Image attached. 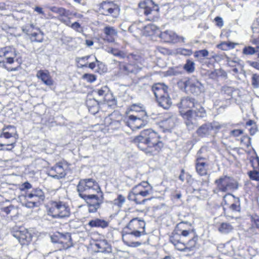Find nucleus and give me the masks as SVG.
<instances>
[{
	"label": "nucleus",
	"instance_id": "de8ad7c7",
	"mask_svg": "<svg viewBox=\"0 0 259 259\" xmlns=\"http://www.w3.org/2000/svg\"><path fill=\"white\" fill-rule=\"evenodd\" d=\"M184 69L189 73L193 72L195 70L194 63L190 60H187L184 66Z\"/></svg>",
	"mask_w": 259,
	"mask_h": 259
},
{
	"label": "nucleus",
	"instance_id": "bb28decb",
	"mask_svg": "<svg viewBox=\"0 0 259 259\" xmlns=\"http://www.w3.org/2000/svg\"><path fill=\"white\" fill-rule=\"evenodd\" d=\"M88 225L91 227L105 228L108 226L109 223L104 220L95 219L90 221Z\"/></svg>",
	"mask_w": 259,
	"mask_h": 259
},
{
	"label": "nucleus",
	"instance_id": "338daca9",
	"mask_svg": "<svg viewBox=\"0 0 259 259\" xmlns=\"http://www.w3.org/2000/svg\"><path fill=\"white\" fill-rule=\"evenodd\" d=\"M242 133L243 131L242 130H234L230 132L231 135L234 137H238Z\"/></svg>",
	"mask_w": 259,
	"mask_h": 259
},
{
	"label": "nucleus",
	"instance_id": "c756f323",
	"mask_svg": "<svg viewBox=\"0 0 259 259\" xmlns=\"http://www.w3.org/2000/svg\"><path fill=\"white\" fill-rule=\"evenodd\" d=\"M44 33L38 28H36L35 30L30 35V38L32 41L41 42L44 39Z\"/></svg>",
	"mask_w": 259,
	"mask_h": 259
},
{
	"label": "nucleus",
	"instance_id": "603ef678",
	"mask_svg": "<svg viewBox=\"0 0 259 259\" xmlns=\"http://www.w3.org/2000/svg\"><path fill=\"white\" fill-rule=\"evenodd\" d=\"M185 242V240L183 239L181 241L174 244V246L179 250L183 251H187L186 245Z\"/></svg>",
	"mask_w": 259,
	"mask_h": 259
},
{
	"label": "nucleus",
	"instance_id": "f257e3e1",
	"mask_svg": "<svg viewBox=\"0 0 259 259\" xmlns=\"http://www.w3.org/2000/svg\"><path fill=\"white\" fill-rule=\"evenodd\" d=\"M133 142L139 150L149 156L157 154L163 147L160 136L150 128L141 131L134 138Z\"/></svg>",
	"mask_w": 259,
	"mask_h": 259
},
{
	"label": "nucleus",
	"instance_id": "a211bd4d",
	"mask_svg": "<svg viewBox=\"0 0 259 259\" xmlns=\"http://www.w3.org/2000/svg\"><path fill=\"white\" fill-rule=\"evenodd\" d=\"M197 101L195 99L189 97H184L181 100V102L178 104L180 109H192Z\"/></svg>",
	"mask_w": 259,
	"mask_h": 259
},
{
	"label": "nucleus",
	"instance_id": "473e14b6",
	"mask_svg": "<svg viewBox=\"0 0 259 259\" xmlns=\"http://www.w3.org/2000/svg\"><path fill=\"white\" fill-rule=\"evenodd\" d=\"M49 9L52 12L58 14L61 16L67 17L68 16L69 11L63 8L53 6L50 7Z\"/></svg>",
	"mask_w": 259,
	"mask_h": 259
},
{
	"label": "nucleus",
	"instance_id": "4c0bfd02",
	"mask_svg": "<svg viewBox=\"0 0 259 259\" xmlns=\"http://www.w3.org/2000/svg\"><path fill=\"white\" fill-rule=\"evenodd\" d=\"M198 162L196 165V169L197 172L201 176H204L206 174V169L205 168V163L204 162Z\"/></svg>",
	"mask_w": 259,
	"mask_h": 259
},
{
	"label": "nucleus",
	"instance_id": "2eb2a0df",
	"mask_svg": "<svg viewBox=\"0 0 259 259\" xmlns=\"http://www.w3.org/2000/svg\"><path fill=\"white\" fill-rule=\"evenodd\" d=\"M177 122V116L170 113L165 115L161 122V124L166 130H170L175 127Z\"/></svg>",
	"mask_w": 259,
	"mask_h": 259
},
{
	"label": "nucleus",
	"instance_id": "7ed1b4c3",
	"mask_svg": "<svg viewBox=\"0 0 259 259\" xmlns=\"http://www.w3.org/2000/svg\"><path fill=\"white\" fill-rule=\"evenodd\" d=\"M167 86L161 83H156L152 87L158 105L164 109L169 108L172 104L171 99L167 92Z\"/></svg>",
	"mask_w": 259,
	"mask_h": 259
},
{
	"label": "nucleus",
	"instance_id": "49530a36",
	"mask_svg": "<svg viewBox=\"0 0 259 259\" xmlns=\"http://www.w3.org/2000/svg\"><path fill=\"white\" fill-rule=\"evenodd\" d=\"M121 121L120 120H112L108 125V129L117 130L121 126Z\"/></svg>",
	"mask_w": 259,
	"mask_h": 259
},
{
	"label": "nucleus",
	"instance_id": "423d86ee",
	"mask_svg": "<svg viewBox=\"0 0 259 259\" xmlns=\"http://www.w3.org/2000/svg\"><path fill=\"white\" fill-rule=\"evenodd\" d=\"M98 12L101 15L117 18L119 15L118 6L112 1H103L98 6Z\"/></svg>",
	"mask_w": 259,
	"mask_h": 259
},
{
	"label": "nucleus",
	"instance_id": "a18cd8bd",
	"mask_svg": "<svg viewBox=\"0 0 259 259\" xmlns=\"http://www.w3.org/2000/svg\"><path fill=\"white\" fill-rule=\"evenodd\" d=\"M130 231H126V230H124V229H123V232L125 233V234L122 235V239L124 241V237L127 235H134V236L136 237H139L142 235V232L138 231V230H129Z\"/></svg>",
	"mask_w": 259,
	"mask_h": 259
},
{
	"label": "nucleus",
	"instance_id": "37998d69",
	"mask_svg": "<svg viewBox=\"0 0 259 259\" xmlns=\"http://www.w3.org/2000/svg\"><path fill=\"white\" fill-rule=\"evenodd\" d=\"M37 28L32 24L26 25L22 27V31L26 33L27 35H31L32 33L35 30V28Z\"/></svg>",
	"mask_w": 259,
	"mask_h": 259
},
{
	"label": "nucleus",
	"instance_id": "ddd939ff",
	"mask_svg": "<svg viewBox=\"0 0 259 259\" xmlns=\"http://www.w3.org/2000/svg\"><path fill=\"white\" fill-rule=\"evenodd\" d=\"M25 198L28 200H32L34 202H38V205L44 201L45 195L42 190L39 188L33 189L31 192L26 194Z\"/></svg>",
	"mask_w": 259,
	"mask_h": 259
},
{
	"label": "nucleus",
	"instance_id": "aec40b11",
	"mask_svg": "<svg viewBox=\"0 0 259 259\" xmlns=\"http://www.w3.org/2000/svg\"><path fill=\"white\" fill-rule=\"evenodd\" d=\"M145 226V223L143 220H139L138 218H136L131 220L124 229V230H138L140 228L144 229Z\"/></svg>",
	"mask_w": 259,
	"mask_h": 259
},
{
	"label": "nucleus",
	"instance_id": "20e7f679",
	"mask_svg": "<svg viewBox=\"0 0 259 259\" xmlns=\"http://www.w3.org/2000/svg\"><path fill=\"white\" fill-rule=\"evenodd\" d=\"M77 191L80 198H83L84 195L90 194L92 191L99 193L100 187L93 179H84L79 181L77 186Z\"/></svg>",
	"mask_w": 259,
	"mask_h": 259
},
{
	"label": "nucleus",
	"instance_id": "cd10ccee",
	"mask_svg": "<svg viewBox=\"0 0 259 259\" xmlns=\"http://www.w3.org/2000/svg\"><path fill=\"white\" fill-rule=\"evenodd\" d=\"M53 171L56 174L52 175V177L58 179L64 177L66 175L62 165L60 164H57L52 168L51 172Z\"/></svg>",
	"mask_w": 259,
	"mask_h": 259
},
{
	"label": "nucleus",
	"instance_id": "a19ab883",
	"mask_svg": "<svg viewBox=\"0 0 259 259\" xmlns=\"http://www.w3.org/2000/svg\"><path fill=\"white\" fill-rule=\"evenodd\" d=\"M184 117L186 119L185 124L189 130H192L195 124V118L193 117H188L186 116V112L184 113Z\"/></svg>",
	"mask_w": 259,
	"mask_h": 259
},
{
	"label": "nucleus",
	"instance_id": "5701e85b",
	"mask_svg": "<svg viewBox=\"0 0 259 259\" xmlns=\"http://www.w3.org/2000/svg\"><path fill=\"white\" fill-rule=\"evenodd\" d=\"M208 54V51L205 49L196 51L194 53V56L195 57L200 58V59L202 63V66L204 67H209L210 60L208 58L206 59L204 58L207 56Z\"/></svg>",
	"mask_w": 259,
	"mask_h": 259
},
{
	"label": "nucleus",
	"instance_id": "8fccbe9b",
	"mask_svg": "<svg viewBox=\"0 0 259 259\" xmlns=\"http://www.w3.org/2000/svg\"><path fill=\"white\" fill-rule=\"evenodd\" d=\"M125 201V197L121 194H119L117 198L114 200V204L119 207H122Z\"/></svg>",
	"mask_w": 259,
	"mask_h": 259
},
{
	"label": "nucleus",
	"instance_id": "864d4df0",
	"mask_svg": "<svg viewBox=\"0 0 259 259\" xmlns=\"http://www.w3.org/2000/svg\"><path fill=\"white\" fill-rule=\"evenodd\" d=\"M51 240L53 243L61 244L62 240L60 239V233L57 232L51 236Z\"/></svg>",
	"mask_w": 259,
	"mask_h": 259
},
{
	"label": "nucleus",
	"instance_id": "f8f14e48",
	"mask_svg": "<svg viewBox=\"0 0 259 259\" xmlns=\"http://www.w3.org/2000/svg\"><path fill=\"white\" fill-rule=\"evenodd\" d=\"M223 200L229 208L234 211H240V201L238 197H235L233 195L228 193L223 197Z\"/></svg>",
	"mask_w": 259,
	"mask_h": 259
},
{
	"label": "nucleus",
	"instance_id": "72a5a7b5",
	"mask_svg": "<svg viewBox=\"0 0 259 259\" xmlns=\"http://www.w3.org/2000/svg\"><path fill=\"white\" fill-rule=\"evenodd\" d=\"M217 78L219 80H225L227 78L226 72L222 69H217L211 72V78Z\"/></svg>",
	"mask_w": 259,
	"mask_h": 259
},
{
	"label": "nucleus",
	"instance_id": "a878e982",
	"mask_svg": "<svg viewBox=\"0 0 259 259\" xmlns=\"http://www.w3.org/2000/svg\"><path fill=\"white\" fill-rule=\"evenodd\" d=\"M128 199L134 201L137 204H144L147 201L151 200V198H144L142 196L131 191L128 193Z\"/></svg>",
	"mask_w": 259,
	"mask_h": 259
},
{
	"label": "nucleus",
	"instance_id": "412c9836",
	"mask_svg": "<svg viewBox=\"0 0 259 259\" xmlns=\"http://www.w3.org/2000/svg\"><path fill=\"white\" fill-rule=\"evenodd\" d=\"M103 32L105 35L104 39L111 42L114 41V37L117 34V31L114 27L110 26L105 27L103 29Z\"/></svg>",
	"mask_w": 259,
	"mask_h": 259
},
{
	"label": "nucleus",
	"instance_id": "09e8293b",
	"mask_svg": "<svg viewBox=\"0 0 259 259\" xmlns=\"http://www.w3.org/2000/svg\"><path fill=\"white\" fill-rule=\"evenodd\" d=\"M108 52L111 53L115 56L119 57V58H124L126 56L125 54L123 52L116 49H110Z\"/></svg>",
	"mask_w": 259,
	"mask_h": 259
},
{
	"label": "nucleus",
	"instance_id": "6ab92c4d",
	"mask_svg": "<svg viewBox=\"0 0 259 259\" xmlns=\"http://www.w3.org/2000/svg\"><path fill=\"white\" fill-rule=\"evenodd\" d=\"M203 86L198 81L191 80L189 84L188 93H191L195 95H198L203 90Z\"/></svg>",
	"mask_w": 259,
	"mask_h": 259
},
{
	"label": "nucleus",
	"instance_id": "13d9d810",
	"mask_svg": "<svg viewBox=\"0 0 259 259\" xmlns=\"http://www.w3.org/2000/svg\"><path fill=\"white\" fill-rule=\"evenodd\" d=\"M156 50L160 53L164 55H169L170 53L169 50L160 46L156 47Z\"/></svg>",
	"mask_w": 259,
	"mask_h": 259
},
{
	"label": "nucleus",
	"instance_id": "9d476101",
	"mask_svg": "<svg viewBox=\"0 0 259 259\" xmlns=\"http://www.w3.org/2000/svg\"><path fill=\"white\" fill-rule=\"evenodd\" d=\"M218 189L222 192L237 190L238 184L234 179L224 176L215 181Z\"/></svg>",
	"mask_w": 259,
	"mask_h": 259
},
{
	"label": "nucleus",
	"instance_id": "c03bdc74",
	"mask_svg": "<svg viewBox=\"0 0 259 259\" xmlns=\"http://www.w3.org/2000/svg\"><path fill=\"white\" fill-rule=\"evenodd\" d=\"M197 238L193 237L186 243L187 251H193L195 248Z\"/></svg>",
	"mask_w": 259,
	"mask_h": 259
},
{
	"label": "nucleus",
	"instance_id": "b1692460",
	"mask_svg": "<svg viewBox=\"0 0 259 259\" xmlns=\"http://www.w3.org/2000/svg\"><path fill=\"white\" fill-rule=\"evenodd\" d=\"M36 76L47 85L50 86L53 84V80L48 71L39 70L36 74Z\"/></svg>",
	"mask_w": 259,
	"mask_h": 259
},
{
	"label": "nucleus",
	"instance_id": "4d7b16f0",
	"mask_svg": "<svg viewBox=\"0 0 259 259\" xmlns=\"http://www.w3.org/2000/svg\"><path fill=\"white\" fill-rule=\"evenodd\" d=\"M83 78L89 82H93L97 79L96 75L88 73L84 74L83 75Z\"/></svg>",
	"mask_w": 259,
	"mask_h": 259
},
{
	"label": "nucleus",
	"instance_id": "bf43d9fd",
	"mask_svg": "<svg viewBox=\"0 0 259 259\" xmlns=\"http://www.w3.org/2000/svg\"><path fill=\"white\" fill-rule=\"evenodd\" d=\"M215 25L219 28H222L224 25V21L222 18L217 17L214 19Z\"/></svg>",
	"mask_w": 259,
	"mask_h": 259
},
{
	"label": "nucleus",
	"instance_id": "69168bd1",
	"mask_svg": "<svg viewBox=\"0 0 259 259\" xmlns=\"http://www.w3.org/2000/svg\"><path fill=\"white\" fill-rule=\"evenodd\" d=\"M70 27L77 32H80L81 31H82V29L79 30V29L81 28V26L80 24L77 22H75L72 23Z\"/></svg>",
	"mask_w": 259,
	"mask_h": 259
},
{
	"label": "nucleus",
	"instance_id": "774afa93",
	"mask_svg": "<svg viewBox=\"0 0 259 259\" xmlns=\"http://www.w3.org/2000/svg\"><path fill=\"white\" fill-rule=\"evenodd\" d=\"M32 188V185L28 182H26L22 184L21 190L24 191L25 190L29 189Z\"/></svg>",
	"mask_w": 259,
	"mask_h": 259
},
{
	"label": "nucleus",
	"instance_id": "3c124183",
	"mask_svg": "<svg viewBox=\"0 0 259 259\" xmlns=\"http://www.w3.org/2000/svg\"><path fill=\"white\" fill-rule=\"evenodd\" d=\"M256 52L255 49L251 46L245 47L242 50V53L245 55H252Z\"/></svg>",
	"mask_w": 259,
	"mask_h": 259
},
{
	"label": "nucleus",
	"instance_id": "c9c22d12",
	"mask_svg": "<svg viewBox=\"0 0 259 259\" xmlns=\"http://www.w3.org/2000/svg\"><path fill=\"white\" fill-rule=\"evenodd\" d=\"M183 240V239L182 238L181 234L178 231H176V228L169 237L170 242L174 245Z\"/></svg>",
	"mask_w": 259,
	"mask_h": 259
},
{
	"label": "nucleus",
	"instance_id": "f3484780",
	"mask_svg": "<svg viewBox=\"0 0 259 259\" xmlns=\"http://www.w3.org/2000/svg\"><path fill=\"white\" fill-rule=\"evenodd\" d=\"M16 55L15 50L11 47H6L0 50V57H4L7 60V63L10 64L14 62Z\"/></svg>",
	"mask_w": 259,
	"mask_h": 259
},
{
	"label": "nucleus",
	"instance_id": "4be33fe9",
	"mask_svg": "<svg viewBox=\"0 0 259 259\" xmlns=\"http://www.w3.org/2000/svg\"><path fill=\"white\" fill-rule=\"evenodd\" d=\"M185 225H189L190 226V224L187 222H182L179 223L176 227V231H178L181 234V237L185 238L189 237L191 234H193V231L192 229H185L184 228Z\"/></svg>",
	"mask_w": 259,
	"mask_h": 259
},
{
	"label": "nucleus",
	"instance_id": "2f4dec72",
	"mask_svg": "<svg viewBox=\"0 0 259 259\" xmlns=\"http://www.w3.org/2000/svg\"><path fill=\"white\" fill-rule=\"evenodd\" d=\"M210 123H205L202 125L197 130V134L201 137L205 136L206 135H208L210 131Z\"/></svg>",
	"mask_w": 259,
	"mask_h": 259
},
{
	"label": "nucleus",
	"instance_id": "1a4fd4ad",
	"mask_svg": "<svg viewBox=\"0 0 259 259\" xmlns=\"http://www.w3.org/2000/svg\"><path fill=\"white\" fill-rule=\"evenodd\" d=\"M11 233L22 245H28L32 240V235L27 229L23 227H14Z\"/></svg>",
	"mask_w": 259,
	"mask_h": 259
},
{
	"label": "nucleus",
	"instance_id": "39448f33",
	"mask_svg": "<svg viewBox=\"0 0 259 259\" xmlns=\"http://www.w3.org/2000/svg\"><path fill=\"white\" fill-rule=\"evenodd\" d=\"M49 214L54 218H68L70 215V208L62 201H52Z\"/></svg>",
	"mask_w": 259,
	"mask_h": 259
},
{
	"label": "nucleus",
	"instance_id": "58836bf2",
	"mask_svg": "<svg viewBox=\"0 0 259 259\" xmlns=\"http://www.w3.org/2000/svg\"><path fill=\"white\" fill-rule=\"evenodd\" d=\"M190 80V79L181 80L178 82V86L181 90L188 93Z\"/></svg>",
	"mask_w": 259,
	"mask_h": 259
},
{
	"label": "nucleus",
	"instance_id": "052dcab7",
	"mask_svg": "<svg viewBox=\"0 0 259 259\" xmlns=\"http://www.w3.org/2000/svg\"><path fill=\"white\" fill-rule=\"evenodd\" d=\"M25 206L27 208H33L38 207V202H34L32 200H28L25 204Z\"/></svg>",
	"mask_w": 259,
	"mask_h": 259
},
{
	"label": "nucleus",
	"instance_id": "5fc2aeb1",
	"mask_svg": "<svg viewBox=\"0 0 259 259\" xmlns=\"http://www.w3.org/2000/svg\"><path fill=\"white\" fill-rule=\"evenodd\" d=\"M177 53L184 56H190L192 54V51L190 49L180 48L177 50Z\"/></svg>",
	"mask_w": 259,
	"mask_h": 259
},
{
	"label": "nucleus",
	"instance_id": "4468645a",
	"mask_svg": "<svg viewBox=\"0 0 259 259\" xmlns=\"http://www.w3.org/2000/svg\"><path fill=\"white\" fill-rule=\"evenodd\" d=\"M186 116L188 117H193L203 118L206 116L204 108L197 101L192 109H189L186 111Z\"/></svg>",
	"mask_w": 259,
	"mask_h": 259
},
{
	"label": "nucleus",
	"instance_id": "680f3d73",
	"mask_svg": "<svg viewBox=\"0 0 259 259\" xmlns=\"http://www.w3.org/2000/svg\"><path fill=\"white\" fill-rule=\"evenodd\" d=\"M131 111L136 112H140L141 115H142V111H145L142 109V107L137 104H133L131 107Z\"/></svg>",
	"mask_w": 259,
	"mask_h": 259
},
{
	"label": "nucleus",
	"instance_id": "0eeeda50",
	"mask_svg": "<svg viewBox=\"0 0 259 259\" xmlns=\"http://www.w3.org/2000/svg\"><path fill=\"white\" fill-rule=\"evenodd\" d=\"M147 115L145 111H142L141 116L135 115H130L127 119L123 122L133 131L140 129L147 123Z\"/></svg>",
	"mask_w": 259,
	"mask_h": 259
},
{
	"label": "nucleus",
	"instance_id": "e433bc0d",
	"mask_svg": "<svg viewBox=\"0 0 259 259\" xmlns=\"http://www.w3.org/2000/svg\"><path fill=\"white\" fill-rule=\"evenodd\" d=\"M86 105L89 111H91L92 108H94L95 110H99V102L95 99H88L86 101Z\"/></svg>",
	"mask_w": 259,
	"mask_h": 259
},
{
	"label": "nucleus",
	"instance_id": "393cba45",
	"mask_svg": "<svg viewBox=\"0 0 259 259\" xmlns=\"http://www.w3.org/2000/svg\"><path fill=\"white\" fill-rule=\"evenodd\" d=\"M60 239L63 249H67L73 246L71 234L69 233H60Z\"/></svg>",
	"mask_w": 259,
	"mask_h": 259
},
{
	"label": "nucleus",
	"instance_id": "7c9ffc66",
	"mask_svg": "<svg viewBox=\"0 0 259 259\" xmlns=\"http://www.w3.org/2000/svg\"><path fill=\"white\" fill-rule=\"evenodd\" d=\"M140 185L135 186L133 189L132 191L141 195L143 197H145L149 195L150 193L151 190L149 189H141Z\"/></svg>",
	"mask_w": 259,
	"mask_h": 259
},
{
	"label": "nucleus",
	"instance_id": "f704fd0d",
	"mask_svg": "<svg viewBox=\"0 0 259 259\" xmlns=\"http://www.w3.org/2000/svg\"><path fill=\"white\" fill-rule=\"evenodd\" d=\"M233 230V227L227 223H223L219 228V231L223 234H228Z\"/></svg>",
	"mask_w": 259,
	"mask_h": 259
},
{
	"label": "nucleus",
	"instance_id": "79ce46f5",
	"mask_svg": "<svg viewBox=\"0 0 259 259\" xmlns=\"http://www.w3.org/2000/svg\"><path fill=\"white\" fill-rule=\"evenodd\" d=\"M109 90L106 86L103 87L100 89L95 91V93H97L99 96L102 97L105 101L107 100L106 97L108 96Z\"/></svg>",
	"mask_w": 259,
	"mask_h": 259
},
{
	"label": "nucleus",
	"instance_id": "e2e57ef3",
	"mask_svg": "<svg viewBox=\"0 0 259 259\" xmlns=\"http://www.w3.org/2000/svg\"><path fill=\"white\" fill-rule=\"evenodd\" d=\"M80 67H89L91 69H94L96 66V63L95 62H91L88 64V63L81 64L80 63Z\"/></svg>",
	"mask_w": 259,
	"mask_h": 259
},
{
	"label": "nucleus",
	"instance_id": "f03ea898",
	"mask_svg": "<svg viewBox=\"0 0 259 259\" xmlns=\"http://www.w3.org/2000/svg\"><path fill=\"white\" fill-rule=\"evenodd\" d=\"M239 91L233 87L224 85L222 87L220 99L214 102L213 108L216 109H224L230 103V100L239 96Z\"/></svg>",
	"mask_w": 259,
	"mask_h": 259
},
{
	"label": "nucleus",
	"instance_id": "0e129e2a",
	"mask_svg": "<svg viewBox=\"0 0 259 259\" xmlns=\"http://www.w3.org/2000/svg\"><path fill=\"white\" fill-rule=\"evenodd\" d=\"M249 176L251 180L255 181H259V174L257 172L250 171Z\"/></svg>",
	"mask_w": 259,
	"mask_h": 259
},
{
	"label": "nucleus",
	"instance_id": "6e6552de",
	"mask_svg": "<svg viewBox=\"0 0 259 259\" xmlns=\"http://www.w3.org/2000/svg\"><path fill=\"white\" fill-rule=\"evenodd\" d=\"M99 192H100L99 196L94 194L83 195V198H82V199L85 200L88 204L89 212L90 213L96 212L103 202V193L101 190L99 191Z\"/></svg>",
	"mask_w": 259,
	"mask_h": 259
},
{
	"label": "nucleus",
	"instance_id": "c85d7f7f",
	"mask_svg": "<svg viewBox=\"0 0 259 259\" xmlns=\"http://www.w3.org/2000/svg\"><path fill=\"white\" fill-rule=\"evenodd\" d=\"M95 245L99 249V252H110L111 251L110 245L106 240L99 241L95 244Z\"/></svg>",
	"mask_w": 259,
	"mask_h": 259
},
{
	"label": "nucleus",
	"instance_id": "dca6fc26",
	"mask_svg": "<svg viewBox=\"0 0 259 259\" xmlns=\"http://www.w3.org/2000/svg\"><path fill=\"white\" fill-rule=\"evenodd\" d=\"M159 36L164 42L175 44L179 42V36L171 30L161 32Z\"/></svg>",
	"mask_w": 259,
	"mask_h": 259
},
{
	"label": "nucleus",
	"instance_id": "ea45409f",
	"mask_svg": "<svg viewBox=\"0 0 259 259\" xmlns=\"http://www.w3.org/2000/svg\"><path fill=\"white\" fill-rule=\"evenodd\" d=\"M236 45V44H235V43H233L232 42L224 41V42H222L220 45H219L218 46V47L222 50L227 51V50H229L230 49H234Z\"/></svg>",
	"mask_w": 259,
	"mask_h": 259
},
{
	"label": "nucleus",
	"instance_id": "9b49d317",
	"mask_svg": "<svg viewBox=\"0 0 259 259\" xmlns=\"http://www.w3.org/2000/svg\"><path fill=\"white\" fill-rule=\"evenodd\" d=\"M118 63V75L121 76L122 75H128L130 74H136L138 73L142 69V67L139 66L135 63H125L114 60Z\"/></svg>",
	"mask_w": 259,
	"mask_h": 259
},
{
	"label": "nucleus",
	"instance_id": "6e6d98bb",
	"mask_svg": "<svg viewBox=\"0 0 259 259\" xmlns=\"http://www.w3.org/2000/svg\"><path fill=\"white\" fill-rule=\"evenodd\" d=\"M252 85L255 88H257L259 86V75L257 74H253L251 78Z\"/></svg>",
	"mask_w": 259,
	"mask_h": 259
}]
</instances>
